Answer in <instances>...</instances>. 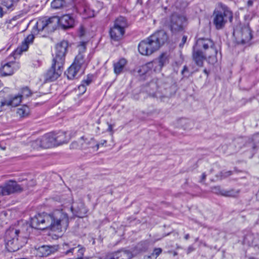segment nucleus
Instances as JSON below:
<instances>
[{
	"instance_id": "obj_1",
	"label": "nucleus",
	"mask_w": 259,
	"mask_h": 259,
	"mask_svg": "<svg viewBox=\"0 0 259 259\" xmlns=\"http://www.w3.org/2000/svg\"><path fill=\"white\" fill-rule=\"evenodd\" d=\"M69 223L68 214L63 209H57L51 213H38L31 219L32 228L62 232L67 230Z\"/></svg>"
},
{
	"instance_id": "obj_2",
	"label": "nucleus",
	"mask_w": 259,
	"mask_h": 259,
	"mask_svg": "<svg viewBox=\"0 0 259 259\" xmlns=\"http://www.w3.org/2000/svg\"><path fill=\"white\" fill-rule=\"evenodd\" d=\"M217 53L214 44L211 39L201 37L197 39L195 46L193 47L192 58L197 66L202 67L206 57L212 59L214 62L216 61L214 57L216 56Z\"/></svg>"
},
{
	"instance_id": "obj_3",
	"label": "nucleus",
	"mask_w": 259,
	"mask_h": 259,
	"mask_svg": "<svg viewBox=\"0 0 259 259\" xmlns=\"http://www.w3.org/2000/svg\"><path fill=\"white\" fill-rule=\"evenodd\" d=\"M68 46V42L65 40H63L56 45V52L53 60V64L45 75L47 81H53L61 75Z\"/></svg>"
},
{
	"instance_id": "obj_4",
	"label": "nucleus",
	"mask_w": 259,
	"mask_h": 259,
	"mask_svg": "<svg viewBox=\"0 0 259 259\" xmlns=\"http://www.w3.org/2000/svg\"><path fill=\"white\" fill-rule=\"evenodd\" d=\"M60 24L64 29H68L74 26V18L69 14L64 15L61 17L53 16L49 18H42L39 19L36 22L34 28L38 31L47 30L48 31H54L58 24Z\"/></svg>"
},
{
	"instance_id": "obj_5",
	"label": "nucleus",
	"mask_w": 259,
	"mask_h": 259,
	"mask_svg": "<svg viewBox=\"0 0 259 259\" xmlns=\"http://www.w3.org/2000/svg\"><path fill=\"white\" fill-rule=\"evenodd\" d=\"M167 39V35L164 31H158L139 43V52L142 55H150L159 50Z\"/></svg>"
},
{
	"instance_id": "obj_6",
	"label": "nucleus",
	"mask_w": 259,
	"mask_h": 259,
	"mask_svg": "<svg viewBox=\"0 0 259 259\" xmlns=\"http://www.w3.org/2000/svg\"><path fill=\"white\" fill-rule=\"evenodd\" d=\"M6 247L9 252L19 250L27 243V237L18 229L10 228L6 232Z\"/></svg>"
},
{
	"instance_id": "obj_7",
	"label": "nucleus",
	"mask_w": 259,
	"mask_h": 259,
	"mask_svg": "<svg viewBox=\"0 0 259 259\" xmlns=\"http://www.w3.org/2000/svg\"><path fill=\"white\" fill-rule=\"evenodd\" d=\"M213 24L217 30L223 29L228 21L232 22L233 14L232 11L222 3L218 4L217 8L213 12Z\"/></svg>"
},
{
	"instance_id": "obj_8",
	"label": "nucleus",
	"mask_w": 259,
	"mask_h": 259,
	"mask_svg": "<svg viewBox=\"0 0 259 259\" xmlns=\"http://www.w3.org/2000/svg\"><path fill=\"white\" fill-rule=\"evenodd\" d=\"M127 23L126 19L123 17H118L114 21L113 26L109 31L110 36L114 41H119L122 39L125 33V28Z\"/></svg>"
},
{
	"instance_id": "obj_9",
	"label": "nucleus",
	"mask_w": 259,
	"mask_h": 259,
	"mask_svg": "<svg viewBox=\"0 0 259 259\" xmlns=\"http://www.w3.org/2000/svg\"><path fill=\"white\" fill-rule=\"evenodd\" d=\"M185 18L177 13L172 14L167 21V24L172 33H176L183 29V24Z\"/></svg>"
},
{
	"instance_id": "obj_10",
	"label": "nucleus",
	"mask_w": 259,
	"mask_h": 259,
	"mask_svg": "<svg viewBox=\"0 0 259 259\" xmlns=\"http://www.w3.org/2000/svg\"><path fill=\"white\" fill-rule=\"evenodd\" d=\"M168 57L165 53H162L158 57L157 60H156L152 62H149L142 67V69L144 71H147L148 68L154 67V70L155 71H160L163 66L168 63Z\"/></svg>"
},
{
	"instance_id": "obj_11",
	"label": "nucleus",
	"mask_w": 259,
	"mask_h": 259,
	"mask_svg": "<svg viewBox=\"0 0 259 259\" xmlns=\"http://www.w3.org/2000/svg\"><path fill=\"white\" fill-rule=\"evenodd\" d=\"M236 33L237 41L242 44L248 42L252 37L251 31L248 25L242 26L239 31L234 32V35Z\"/></svg>"
},
{
	"instance_id": "obj_12",
	"label": "nucleus",
	"mask_w": 259,
	"mask_h": 259,
	"mask_svg": "<svg viewBox=\"0 0 259 259\" xmlns=\"http://www.w3.org/2000/svg\"><path fill=\"white\" fill-rule=\"evenodd\" d=\"M23 188L15 181H9L5 185L0 186V195H9L11 194L20 192Z\"/></svg>"
},
{
	"instance_id": "obj_13",
	"label": "nucleus",
	"mask_w": 259,
	"mask_h": 259,
	"mask_svg": "<svg viewBox=\"0 0 259 259\" xmlns=\"http://www.w3.org/2000/svg\"><path fill=\"white\" fill-rule=\"evenodd\" d=\"M107 259H131L132 253L127 250H121L106 255Z\"/></svg>"
},
{
	"instance_id": "obj_14",
	"label": "nucleus",
	"mask_w": 259,
	"mask_h": 259,
	"mask_svg": "<svg viewBox=\"0 0 259 259\" xmlns=\"http://www.w3.org/2000/svg\"><path fill=\"white\" fill-rule=\"evenodd\" d=\"M70 209L73 215L76 217L82 218L87 213L84 205L81 202L78 203H73Z\"/></svg>"
},
{
	"instance_id": "obj_15",
	"label": "nucleus",
	"mask_w": 259,
	"mask_h": 259,
	"mask_svg": "<svg viewBox=\"0 0 259 259\" xmlns=\"http://www.w3.org/2000/svg\"><path fill=\"white\" fill-rule=\"evenodd\" d=\"M41 140L42 143V148L47 149L57 146L53 132L45 135L41 138Z\"/></svg>"
},
{
	"instance_id": "obj_16",
	"label": "nucleus",
	"mask_w": 259,
	"mask_h": 259,
	"mask_svg": "<svg viewBox=\"0 0 259 259\" xmlns=\"http://www.w3.org/2000/svg\"><path fill=\"white\" fill-rule=\"evenodd\" d=\"M16 63L15 62H10L2 64L0 68V74L2 76L11 75L14 73V69Z\"/></svg>"
},
{
	"instance_id": "obj_17",
	"label": "nucleus",
	"mask_w": 259,
	"mask_h": 259,
	"mask_svg": "<svg viewBox=\"0 0 259 259\" xmlns=\"http://www.w3.org/2000/svg\"><path fill=\"white\" fill-rule=\"evenodd\" d=\"M53 133L57 146L63 144L68 143L71 138L70 137L67 136L66 135V133L64 132Z\"/></svg>"
},
{
	"instance_id": "obj_18",
	"label": "nucleus",
	"mask_w": 259,
	"mask_h": 259,
	"mask_svg": "<svg viewBox=\"0 0 259 259\" xmlns=\"http://www.w3.org/2000/svg\"><path fill=\"white\" fill-rule=\"evenodd\" d=\"M34 38V36L33 34L28 35L22 42L21 46L17 48L16 51H19L20 53L27 51L29 45L33 42Z\"/></svg>"
},
{
	"instance_id": "obj_19",
	"label": "nucleus",
	"mask_w": 259,
	"mask_h": 259,
	"mask_svg": "<svg viewBox=\"0 0 259 259\" xmlns=\"http://www.w3.org/2000/svg\"><path fill=\"white\" fill-rule=\"evenodd\" d=\"M37 254L39 256H47L54 252V248L48 245H43L38 247Z\"/></svg>"
},
{
	"instance_id": "obj_20",
	"label": "nucleus",
	"mask_w": 259,
	"mask_h": 259,
	"mask_svg": "<svg viewBox=\"0 0 259 259\" xmlns=\"http://www.w3.org/2000/svg\"><path fill=\"white\" fill-rule=\"evenodd\" d=\"M79 67L72 64L65 72V74L67 75L69 79H73L76 77L78 72L80 70Z\"/></svg>"
},
{
	"instance_id": "obj_21",
	"label": "nucleus",
	"mask_w": 259,
	"mask_h": 259,
	"mask_svg": "<svg viewBox=\"0 0 259 259\" xmlns=\"http://www.w3.org/2000/svg\"><path fill=\"white\" fill-rule=\"evenodd\" d=\"M126 61L125 59H120L118 62L114 64V72L116 75H118L122 72L125 65Z\"/></svg>"
},
{
	"instance_id": "obj_22",
	"label": "nucleus",
	"mask_w": 259,
	"mask_h": 259,
	"mask_svg": "<svg viewBox=\"0 0 259 259\" xmlns=\"http://www.w3.org/2000/svg\"><path fill=\"white\" fill-rule=\"evenodd\" d=\"M30 113V109L26 105H23L17 109V115L20 118H26L28 116Z\"/></svg>"
},
{
	"instance_id": "obj_23",
	"label": "nucleus",
	"mask_w": 259,
	"mask_h": 259,
	"mask_svg": "<svg viewBox=\"0 0 259 259\" xmlns=\"http://www.w3.org/2000/svg\"><path fill=\"white\" fill-rule=\"evenodd\" d=\"M239 190H235V189H230L229 190H222L220 191V193L222 195L226 196V197H236L237 196L239 193Z\"/></svg>"
},
{
	"instance_id": "obj_24",
	"label": "nucleus",
	"mask_w": 259,
	"mask_h": 259,
	"mask_svg": "<svg viewBox=\"0 0 259 259\" xmlns=\"http://www.w3.org/2000/svg\"><path fill=\"white\" fill-rule=\"evenodd\" d=\"M95 10L90 9L88 6H85L82 9L79 10V13H83L87 17H93L95 16Z\"/></svg>"
},
{
	"instance_id": "obj_25",
	"label": "nucleus",
	"mask_w": 259,
	"mask_h": 259,
	"mask_svg": "<svg viewBox=\"0 0 259 259\" xmlns=\"http://www.w3.org/2000/svg\"><path fill=\"white\" fill-rule=\"evenodd\" d=\"M84 63V56L81 53V51H79L78 54L76 56L73 64L79 67V68H81V66Z\"/></svg>"
},
{
	"instance_id": "obj_26",
	"label": "nucleus",
	"mask_w": 259,
	"mask_h": 259,
	"mask_svg": "<svg viewBox=\"0 0 259 259\" xmlns=\"http://www.w3.org/2000/svg\"><path fill=\"white\" fill-rule=\"evenodd\" d=\"M65 4V0H54L51 3V7L54 9H59L63 7Z\"/></svg>"
},
{
	"instance_id": "obj_27",
	"label": "nucleus",
	"mask_w": 259,
	"mask_h": 259,
	"mask_svg": "<svg viewBox=\"0 0 259 259\" xmlns=\"http://www.w3.org/2000/svg\"><path fill=\"white\" fill-rule=\"evenodd\" d=\"M75 247L70 246L68 243H64L62 245V249L64 250L63 253L68 254L70 252H73Z\"/></svg>"
},
{
	"instance_id": "obj_28",
	"label": "nucleus",
	"mask_w": 259,
	"mask_h": 259,
	"mask_svg": "<svg viewBox=\"0 0 259 259\" xmlns=\"http://www.w3.org/2000/svg\"><path fill=\"white\" fill-rule=\"evenodd\" d=\"M31 147L34 149L42 148V143L41 139H38L31 142Z\"/></svg>"
},
{
	"instance_id": "obj_29",
	"label": "nucleus",
	"mask_w": 259,
	"mask_h": 259,
	"mask_svg": "<svg viewBox=\"0 0 259 259\" xmlns=\"http://www.w3.org/2000/svg\"><path fill=\"white\" fill-rule=\"evenodd\" d=\"M18 1L19 0H4L3 2V5L9 9L12 8L14 4Z\"/></svg>"
},
{
	"instance_id": "obj_30",
	"label": "nucleus",
	"mask_w": 259,
	"mask_h": 259,
	"mask_svg": "<svg viewBox=\"0 0 259 259\" xmlns=\"http://www.w3.org/2000/svg\"><path fill=\"white\" fill-rule=\"evenodd\" d=\"M77 247L79 248L78 250V257L76 259H83V255L84 254L85 248L82 246L81 245H78Z\"/></svg>"
},
{
	"instance_id": "obj_31",
	"label": "nucleus",
	"mask_w": 259,
	"mask_h": 259,
	"mask_svg": "<svg viewBox=\"0 0 259 259\" xmlns=\"http://www.w3.org/2000/svg\"><path fill=\"white\" fill-rule=\"evenodd\" d=\"M92 82V75H88L87 78L83 79L81 83L84 85L85 87H87L91 84Z\"/></svg>"
},
{
	"instance_id": "obj_32",
	"label": "nucleus",
	"mask_w": 259,
	"mask_h": 259,
	"mask_svg": "<svg viewBox=\"0 0 259 259\" xmlns=\"http://www.w3.org/2000/svg\"><path fill=\"white\" fill-rule=\"evenodd\" d=\"M162 250L161 248H155L151 254V256H154L156 258L162 252Z\"/></svg>"
},
{
	"instance_id": "obj_33",
	"label": "nucleus",
	"mask_w": 259,
	"mask_h": 259,
	"mask_svg": "<svg viewBox=\"0 0 259 259\" xmlns=\"http://www.w3.org/2000/svg\"><path fill=\"white\" fill-rule=\"evenodd\" d=\"M232 174V171H222L221 172V177L222 178H227L228 177H229L230 176H231Z\"/></svg>"
},
{
	"instance_id": "obj_34",
	"label": "nucleus",
	"mask_w": 259,
	"mask_h": 259,
	"mask_svg": "<svg viewBox=\"0 0 259 259\" xmlns=\"http://www.w3.org/2000/svg\"><path fill=\"white\" fill-rule=\"evenodd\" d=\"M159 93L158 92H155L154 93H149V95L152 97L158 98H160L161 100L162 101L163 98H165V96H159Z\"/></svg>"
},
{
	"instance_id": "obj_35",
	"label": "nucleus",
	"mask_w": 259,
	"mask_h": 259,
	"mask_svg": "<svg viewBox=\"0 0 259 259\" xmlns=\"http://www.w3.org/2000/svg\"><path fill=\"white\" fill-rule=\"evenodd\" d=\"M79 91L81 94H83L86 91L87 88L84 85L81 83L78 87Z\"/></svg>"
},
{
	"instance_id": "obj_36",
	"label": "nucleus",
	"mask_w": 259,
	"mask_h": 259,
	"mask_svg": "<svg viewBox=\"0 0 259 259\" xmlns=\"http://www.w3.org/2000/svg\"><path fill=\"white\" fill-rule=\"evenodd\" d=\"M107 141L105 140H102L101 141V142L99 143H97L96 145V147H97V149H98L100 146H103L104 144H106Z\"/></svg>"
},
{
	"instance_id": "obj_37",
	"label": "nucleus",
	"mask_w": 259,
	"mask_h": 259,
	"mask_svg": "<svg viewBox=\"0 0 259 259\" xmlns=\"http://www.w3.org/2000/svg\"><path fill=\"white\" fill-rule=\"evenodd\" d=\"M187 39V37L186 36L184 35L183 36L182 39V42L180 44V47L181 48H182L183 47L184 45L186 42Z\"/></svg>"
},
{
	"instance_id": "obj_38",
	"label": "nucleus",
	"mask_w": 259,
	"mask_h": 259,
	"mask_svg": "<svg viewBox=\"0 0 259 259\" xmlns=\"http://www.w3.org/2000/svg\"><path fill=\"white\" fill-rule=\"evenodd\" d=\"M253 140L256 144L259 143V133L253 136Z\"/></svg>"
},
{
	"instance_id": "obj_39",
	"label": "nucleus",
	"mask_w": 259,
	"mask_h": 259,
	"mask_svg": "<svg viewBox=\"0 0 259 259\" xmlns=\"http://www.w3.org/2000/svg\"><path fill=\"white\" fill-rule=\"evenodd\" d=\"M108 127L107 131L113 133V126L111 124L108 123Z\"/></svg>"
},
{
	"instance_id": "obj_40",
	"label": "nucleus",
	"mask_w": 259,
	"mask_h": 259,
	"mask_svg": "<svg viewBox=\"0 0 259 259\" xmlns=\"http://www.w3.org/2000/svg\"><path fill=\"white\" fill-rule=\"evenodd\" d=\"M206 177V174L205 173H203L201 176V179L200 180V182H203L205 180Z\"/></svg>"
},
{
	"instance_id": "obj_41",
	"label": "nucleus",
	"mask_w": 259,
	"mask_h": 259,
	"mask_svg": "<svg viewBox=\"0 0 259 259\" xmlns=\"http://www.w3.org/2000/svg\"><path fill=\"white\" fill-rule=\"evenodd\" d=\"M188 71V69L186 66H185L183 68V69L182 71V73L184 74L185 72Z\"/></svg>"
},
{
	"instance_id": "obj_42",
	"label": "nucleus",
	"mask_w": 259,
	"mask_h": 259,
	"mask_svg": "<svg viewBox=\"0 0 259 259\" xmlns=\"http://www.w3.org/2000/svg\"><path fill=\"white\" fill-rule=\"evenodd\" d=\"M253 5V1L252 0H249L247 2V6L248 7H251Z\"/></svg>"
},
{
	"instance_id": "obj_43",
	"label": "nucleus",
	"mask_w": 259,
	"mask_h": 259,
	"mask_svg": "<svg viewBox=\"0 0 259 259\" xmlns=\"http://www.w3.org/2000/svg\"><path fill=\"white\" fill-rule=\"evenodd\" d=\"M4 15L3 8L0 6V18H2Z\"/></svg>"
},
{
	"instance_id": "obj_44",
	"label": "nucleus",
	"mask_w": 259,
	"mask_h": 259,
	"mask_svg": "<svg viewBox=\"0 0 259 259\" xmlns=\"http://www.w3.org/2000/svg\"><path fill=\"white\" fill-rule=\"evenodd\" d=\"M81 49H82V52H84L85 50V45L84 44H83L81 46Z\"/></svg>"
},
{
	"instance_id": "obj_45",
	"label": "nucleus",
	"mask_w": 259,
	"mask_h": 259,
	"mask_svg": "<svg viewBox=\"0 0 259 259\" xmlns=\"http://www.w3.org/2000/svg\"><path fill=\"white\" fill-rule=\"evenodd\" d=\"M203 72L206 74L207 75H208V74H209V72L206 69H204L203 70Z\"/></svg>"
},
{
	"instance_id": "obj_46",
	"label": "nucleus",
	"mask_w": 259,
	"mask_h": 259,
	"mask_svg": "<svg viewBox=\"0 0 259 259\" xmlns=\"http://www.w3.org/2000/svg\"><path fill=\"white\" fill-rule=\"evenodd\" d=\"M184 238L186 239V240H188L189 238V235L188 234H186L185 237H184Z\"/></svg>"
},
{
	"instance_id": "obj_47",
	"label": "nucleus",
	"mask_w": 259,
	"mask_h": 259,
	"mask_svg": "<svg viewBox=\"0 0 259 259\" xmlns=\"http://www.w3.org/2000/svg\"><path fill=\"white\" fill-rule=\"evenodd\" d=\"M98 4H99V6H100V8H102L103 7V4H102V3H98Z\"/></svg>"
},
{
	"instance_id": "obj_48",
	"label": "nucleus",
	"mask_w": 259,
	"mask_h": 259,
	"mask_svg": "<svg viewBox=\"0 0 259 259\" xmlns=\"http://www.w3.org/2000/svg\"><path fill=\"white\" fill-rule=\"evenodd\" d=\"M37 64H35V66H39L40 65V62L39 61H37Z\"/></svg>"
},
{
	"instance_id": "obj_49",
	"label": "nucleus",
	"mask_w": 259,
	"mask_h": 259,
	"mask_svg": "<svg viewBox=\"0 0 259 259\" xmlns=\"http://www.w3.org/2000/svg\"><path fill=\"white\" fill-rule=\"evenodd\" d=\"M1 148H2L3 150H5V147H1Z\"/></svg>"
},
{
	"instance_id": "obj_50",
	"label": "nucleus",
	"mask_w": 259,
	"mask_h": 259,
	"mask_svg": "<svg viewBox=\"0 0 259 259\" xmlns=\"http://www.w3.org/2000/svg\"><path fill=\"white\" fill-rule=\"evenodd\" d=\"M153 86H156V85L154 83L152 84Z\"/></svg>"
}]
</instances>
